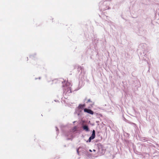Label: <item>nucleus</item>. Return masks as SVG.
Instances as JSON below:
<instances>
[{"label":"nucleus","instance_id":"obj_15","mask_svg":"<svg viewBox=\"0 0 159 159\" xmlns=\"http://www.w3.org/2000/svg\"><path fill=\"white\" fill-rule=\"evenodd\" d=\"M89 151L90 152H92V150H90V149Z\"/></svg>","mask_w":159,"mask_h":159},{"label":"nucleus","instance_id":"obj_9","mask_svg":"<svg viewBox=\"0 0 159 159\" xmlns=\"http://www.w3.org/2000/svg\"><path fill=\"white\" fill-rule=\"evenodd\" d=\"M79 107L80 108H82L84 107V105H83L80 104L79 106Z\"/></svg>","mask_w":159,"mask_h":159},{"label":"nucleus","instance_id":"obj_5","mask_svg":"<svg viewBox=\"0 0 159 159\" xmlns=\"http://www.w3.org/2000/svg\"><path fill=\"white\" fill-rule=\"evenodd\" d=\"M82 127L83 129L85 130L86 131L88 132L89 131V128L87 125H84Z\"/></svg>","mask_w":159,"mask_h":159},{"label":"nucleus","instance_id":"obj_8","mask_svg":"<svg viewBox=\"0 0 159 159\" xmlns=\"http://www.w3.org/2000/svg\"><path fill=\"white\" fill-rule=\"evenodd\" d=\"M67 136L71 137L72 136V132H69V134L66 135Z\"/></svg>","mask_w":159,"mask_h":159},{"label":"nucleus","instance_id":"obj_11","mask_svg":"<svg viewBox=\"0 0 159 159\" xmlns=\"http://www.w3.org/2000/svg\"><path fill=\"white\" fill-rule=\"evenodd\" d=\"M93 139L91 137H90L89 138V140H88V141L89 142H90L91 141V140L92 139Z\"/></svg>","mask_w":159,"mask_h":159},{"label":"nucleus","instance_id":"obj_12","mask_svg":"<svg viewBox=\"0 0 159 159\" xmlns=\"http://www.w3.org/2000/svg\"><path fill=\"white\" fill-rule=\"evenodd\" d=\"M89 102H92L91 101L90 99H89L87 102V103Z\"/></svg>","mask_w":159,"mask_h":159},{"label":"nucleus","instance_id":"obj_16","mask_svg":"<svg viewBox=\"0 0 159 159\" xmlns=\"http://www.w3.org/2000/svg\"><path fill=\"white\" fill-rule=\"evenodd\" d=\"M93 151H95V150H94V149H93Z\"/></svg>","mask_w":159,"mask_h":159},{"label":"nucleus","instance_id":"obj_13","mask_svg":"<svg viewBox=\"0 0 159 159\" xmlns=\"http://www.w3.org/2000/svg\"><path fill=\"white\" fill-rule=\"evenodd\" d=\"M55 128H56V131H58V128H57V127H55Z\"/></svg>","mask_w":159,"mask_h":159},{"label":"nucleus","instance_id":"obj_2","mask_svg":"<svg viewBox=\"0 0 159 159\" xmlns=\"http://www.w3.org/2000/svg\"><path fill=\"white\" fill-rule=\"evenodd\" d=\"M107 4V2H104L103 3L102 2L100 3L99 8L101 11L106 10L109 9L108 6H106Z\"/></svg>","mask_w":159,"mask_h":159},{"label":"nucleus","instance_id":"obj_18","mask_svg":"<svg viewBox=\"0 0 159 159\" xmlns=\"http://www.w3.org/2000/svg\"><path fill=\"white\" fill-rule=\"evenodd\" d=\"M39 79H40V77H39Z\"/></svg>","mask_w":159,"mask_h":159},{"label":"nucleus","instance_id":"obj_1","mask_svg":"<svg viewBox=\"0 0 159 159\" xmlns=\"http://www.w3.org/2000/svg\"><path fill=\"white\" fill-rule=\"evenodd\" d=\"M63 93L65 94H68L71 92V87L72 86L70 83L64 81L62 82Z\"/></svg>","mask_w":159,"mask_h":159},{"label":"nucleus","instance_id":"obj_10","mask_svg":"<svg viewBox=\"0 0 159 159\" xmlns=\"http://www.w3.org/2000/svg\"><path fill=\"white\" fill-rule=\"evenodd\" d=\"M93 139L91 137H90L89 138V140H88V141L89 142H90L91 141V140L92 139Z\"/></svg>","mask_w":159,"mask_h":159},{"label":"nucleus","instance_id":"obj_6","mask_svg":"<svg viewBox=\"0 0 159 159\" xmlns=\"http://www.w3.org/2000/svg\"><path fill=\"white\" fill-rule=\"evenodd\" d=\"M95 131L94 130H93L92 131V134L90 136L93 139L95 138Z\"/></svg>","mask_w":159,"mask_h":159},{"label":"nucleus","instance_id":"obj_17","mask_svg":"<svg viewBox=\"0 0 159 159\" xmlns=\"http://www.w3.org/2000/svg\"><path fill=\"white\" fill-rule=\"evenodd\" d=\"M75 129H76V126H75Z\"/></svg>","mask_w":159,"mask_h":159},{"label":"nucleus","instance_id":"obj_14","mask_svg":"<svg viewBox=\"0 0 159 159\" xmlns=\"http://www.w3.org/2000/svg\"><path fill=\"white\" fill-rule=\"evenodd\" d=\"M79 149H77V151L78 154H79Z\"/></svg>","mask_w":159,"mask_h":159},{"label":"nucleus","instance_id":"obj_3","mask_svg":"<svg viewBox=\"0 0 159 159\" xmlns=\"http://www.w3.org/2000/svg\"><path fill=\"white\" fill-rule=\"evenodd\" d=\"M78 70L79 72L80 71V76H83L85 74L83 68L80 66H79L78 67Z\"/></svg>","mask_w":159,"mask_h":159},{"label":"nucleus","instance_id":"obj_7","mask_svg":"<svg viewBox=\"0 0 159 159\" xmlns=\"http://www.w3.org/2000/svg\"><path fill=\"white\" fill-rule=\"evenodd\" d=\"M146 44L144 43H141V44L139 45V48H142L143 49H145V47H146Z\"/></svg>","mask_w":159,"mask_h":159},{"label":"nucleus","instance_id":"obj_4","mask_svg":"<svg viewBox=\"0 0 159 159\" xmlns=\"http://www.w3.org/2000/svg\"><path fill=\"white\" fill-rule=\"evenodd\" d=\"M84 110L85 112H87L90 114L93 115L94 113L90 109L85 108L84 109Z\"/></svg>","mask_w":159,"mask_h":159}]
</instances>
